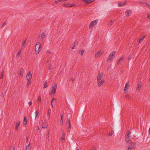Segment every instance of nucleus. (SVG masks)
<instances>
[{"label": "nucleus", "mask_w": 150, "mask_h": 150, "mask_svg": "<svg viewBox=\"0 0 150 150\" xmlns=\"http://www.w3.org/2000/svg\"><path fill=\"white\" fill-rule=\"evenodd\" d=\"M35 53L36 54H38L41 50V46L40 42H38L35 46Z\"/></svg>", "instance_id": "obj_1"}, {"label": "nucleus", "mask_w": 150, "mask_h": 150, "mask_svg": "<svg viewBox=\"0 0 150 150\" xmlns=\"http://www.w3.org/2000/svg\"><path fill=\"white\" fill-rule=\"evenodd\" d=\"M116 53L115 51H112L110 53L107 59L108 62L110 63L112 61L115 57Z\"/></svg>", "instance_id": "obj_2"}, {"label": "nucleus", "mask_w": 150, "mask_h": 150, "mask_svg": "<svg viewBox=\"0 0 150 150\" xmlns=\"http://www.w3.org/2000/svg\"><path fill=\"white\" fill-rule=\"evenodd\" d=\"M57 88V84H54L53 86L52 87V89L51 92L49 93V94L51 95L52 94H54L56 92Z\"/></svg>", "instance_id": "obj_3"}, {"label": "nucleus", "mask_w": 150, "mask_h": 150, "mask_svg": "<svg viewBox=\"0 0 150 150\" xmlns=\"http://www.w3.org/2000/svg\"><path fill=\"white\" fill-rule=\"evenodd\" d=\"M131 132H129L128 133H127V135H126L125 136V139L127 143H131Z\"/></svg>", "instance_id": "obj_4"}, {"label": "nucleus", "mask_w": 150, "mask_h": 150, "mask_svg": "<svg viewBox=\"0 0 150 150\" xmlns=\"http://www.w3.org/2000/svg\"><path fill=\"white\" fill-rule=\"evenodd\" d=\"M98 21V20L97 19L92 21L90 25V28L91 29H92L93 27L95 26L97 24Z\"/></svg>", "instance_id": "obj_5"}, {"label": "nucleus", "mask_w": 150, "mask_h": 150, "mask_svg": "<svg viewBox=\"0 0 150 150\" xmlns=\"http://www.w3.org/2000/svg\"><path fill=\"white\" fill-rule=\"evenodd\" d=\"M32 77V75L31 72L30 71H29L27 73L26 76V79L27 80H31Z\"/></svg>", "instance_id": "obj_6"}, {"label": "nucleus", "mask_w": 150, "mask_h": 150, "mask_svg": "<svg viewBox=\"0 0 150 150\" xmlns=\"http://www.w3.org/2000/svg\"><path fill=\"white\" fill-rule=\"evenodd\" d=\"M129 87V82H127L125 84V88H124V91L125 93H126L127 92V90L128 89Z\"/></svg>", "instance_id": "obj_7"}, {"label": "nucleus", "mask_w": 150, "mask_h": 150, "mask_svg": "<svg viewBox=\"0 0 150 150\" xmlns=\"http://www.w3.org/2000/svg\"><path fill=\"white\" fill-rule=\"evenodd\" d=\"M24 72V70L23 68H21L20 69V70L18 72V75L20 76H23Z\"/></svg>", "instance_id": "obj_8"}, {"label": "nucleus", "mask_w": 150, "mask_h": 150, "mask_svg": "<svg viewBox=\"0 0 150 150\" xmlns=\"http://www.w3.org/2000/svg\"><path fill=\"white\" fill-rule=\"evenodd\" d=\"M103 76V73H98L97 77V81L101 80V78Z\"/></svg>", "instance_id": "obj_9"}, {"label": "nucleus", "mask_w": 150, "mask_h": 150, "mask_svg": "<svg viewBox=\"0 0 150 150\" xmlns=\"http://www.w3.org/2000/svg\"><path fill=\"white\" fill-rule=\"evenodd\" d=\"M97 82L98 83V86L100 87L105 82V81L103 79H102L101 80L97 81Z\"/></svg>", "instance_id": "obj_10"}, {"label": "nucleus", "mask_w": 150, "mask_h": 150, "mask_svg": "<svg viewBox=\"0 0 150 150\" xmlns=\"http://www.w3.org/2000/svg\"><path fill=\"white\" fill-rule=\"evenodd\" d=\"M66 125L67 126L68 128L69 129H70L71 127L70 120L69 119H68L67 120Z\"/></svg>", "instance_id": "obj_11"}, {"label": "nucleus", "mask_w": 150, "mask_h": 150, "mask_svg": "<svg viewBox=\"0 0 150 150\" xmlns=\"http://www.w3.org/2000/svg\"><path fill=\"white\" fill-rule=\"evenodd\" d=\"M46 37V35L45 33H42L40 35L39 39L41 40L42 39H44Z\"/></svg>", "instance_id": "obj_12"}, {"label": "nucleus", "mask_w": 150, "mask_h": 150, "mask_svg": "<svg viewBox=\"0 0 150 150\" xmlns=\"http://www.w3.org/2000/svg\"><path fill=\"white\" fill-rule=\"evenodd\" d=\"M65 138V134L64 133H62V136L61 138V140L62 142L63 143Z\"/></svg>", "instance_id": "obj_13"}, {"label": "nucleus", "mask_w": 150, "mask_h": 150, "mask_svg": "<svg viewBox=\"0 0 150 150\" xmlns=\"http://www.w3.org/2000/svg\"><path fill=\"white\" fill-rule=\"evenodd\" d=\"M102 54V52H101L100 51H98L95 54V57H100V55H101Z\"/></svg>", "instance_id": "obj_14"}, {"label": "nucleus", "mask_w": 150, "mask_h": 150, "mask_svg": "<svg viewBox=\"0 0 150 150\" xmlns=\"http://www.w3.org/2000/svg\"><path fill=\"white\" fill-rule=\"evenodd\" d=\"M142 86V84H141L140 83H139L138 84V86L137 87V89H136V91L137 92H139V90L141 88Z\"/></svg>", "instance_id": "obj_15"}, {"label": "nucleus", "mask_w": 150, "mask_h": 150, "mask_svg": "<svg viewBox=\"0 0 150 150\" xmlns=\"http://www.w3.org/2000/svg\"><path fill=\"white\" fill-rule=\"evenodd\" d=\"M126 4V2H120L118 3V6L119 7H121L124 6Z\"/></svg>", "instance_id": "obj_16"}, {"label": "nucleus", "mask_w": 150, "mask_h": 150, "mask_svg": "<svg viewBox=\"0 0 150 150\" xmlns=\"http://www.w3.org/2000/svg\"><path fill=\"white\" fill-rule=\"evenodd\" d=\"M41 103V98L40 96H39L38 98L37 103L38 104H40Z\"/></svg>", "instance_id": "obj_17"}, {"label": "nucleus", "mask_w": 150, "mask_h": 150, "mask_svg": "<svg viewBox=\"0 0 150 150\" xmlns=\"http://www.w3.org/2000/svg\"><path fill=\"white\" fill-rule=\"evenodd\" d=\"M51 112V109H48V112H47V116H48V117L47 118V120H49L50 119Z\"/></svg>", "instance_id": "obj_18"}, {"label": "nucleus", "mask_w": 150, "mask_h": 150, "mask_svg": "<svg viewBox=\"0 0 150 150\" xmlns=\"http://www.w3.org/2000/svg\"><path fill=\"white\" fill-rule=\"evenodd\" d=\"M21 122L20 121H19L18 122L16 123V126L15 128V130H16L18 129V127L20 126V125L21 124Z\"/></svg>", "instance_id": "obj_19"}, {"label": "nucleus", "mask_w": 150, "mask_h": 150, "mask_svg": "<svg viewBox=\"0 0 150 150\" xmlns=\"http://www.w3.org/2000/svg\"><path fill=\"white\" fill-rule=\"evenodd\" d=\"M47 122H46L45 123L43 122L42 123V127L43 128L45 129V128H47Z\"/></svg>", "instance_id": "obj_20"}, {"label": "nucleus", "mask_w": 150, "mask_h": 150, "mask_svg": "<svg viewBox=\"0 0 150 150\" xmlns=\"http://www.w3.org/2000/svg\"><path fill=\"white\" fill-rule=\"evenodd\" d=\"M26 41L25 40L23 42L22 44L21 49H24L26 45Z\"/></svg>", "instance_id": "obj_21"}, {"label": "nucleus", "mask_w": 150, "mask_h": 150, "mask_svg": "<svg viewBox=\"0 0 150 150\" xmlns=\"http://www.w3.org/2000/svg\"><path fill=\"white\" fill-rule=\"evenodd\" d=\"M5 95V93H2V94L0 95V100H3L4 99V96Z\"/></svg>", "instance_id": "obj_22"}, {"label": "nucleus", "mask_w": 150, "mask_h": 150, "mask_svg": "<svg viewBox=\"0 0 150 150\" xmlns=\"http://www.w3.org/2000/svg\"><path fill=\"white\" fill-rule=\"evenodd\" d=\"M131 12L129 10H127L125 12L126 16H129L131 14Z\"/></svg>", "instance_id": "obj_23"}, {"label": "nucleus", "mask_w": 150, "mask_h": 150, "mask_svg": "<svg viewBox=\"0 0 150 150\" xmlns=\"http://www.w3.org/2000/svg\"><path fill=\"white\" fill-rule=\"evenodd\" d=\"M145 38V36H143L141 38L137 40V42H138L139 44L141 43L144 40V38Z\"/></svg>", "instance_id": "obj_24"}, {"label": "nucleus", "mask_w": 150, "mask_h": 150, "mask_svg": "<svg viewBox=\"0 0 150 150\" xmlns=\"http://www.w3.org/2000/svg\"><path fill=\"white\" fill-rule=\"evenodd\" d=\"M131 144V146L132 148H134L136 147V144L134 142H132L129 143Z\"/></svg>", "instance_id": "obj_25"}, {"label": "nucleus", "mask_w": 150, "mask_h": 150, "mask_svg": "<svg viewBox=\"0 0 150 150\" xmlns=\"http://www.w3.org/2000/svg\"><path fill=\"white\" fill-rule=\"evenodd\" d=\"M124 59H125V57H124L123 58L122 57L121 58H120L119 59V60L117 62V64H119L120 63H121V61H122L124 60Z\"/></svg>", "instance_id": "obj_26"}, {"label": "nucleus", "mask_w": 150, "mask_h": 150, "mask_svg": "<svg viewBox=\"0 0 150 150\" xmlns=\"http://www.w3.org/2000/svg\"><path fill=\"white\" fill-rule=\"evenodd\" d=\"M63 115H61V118L60 121V124L61 125L63 124Z\"/></svg>", "instance_id": "obj_27"}, {"label": "nucleus", "mask_w": 150, "mask_h": 150, "mask_svg": "<svg viewBox=\"0 0 150 150\" xmlns=\"http://www.w3.org/2000/svg\"><path fill=\"white\" fill-rule=\"evenodd\" d=\"M27 124V120L26 119V117L25 116L24 117V119L23 121V124L26 125Z\"/></svg>", "instance_id": "obj_28"}, {"label": "nucleus", "mask_w": 150, "mask_h": 150, "mask_svg": "<svg viewBox=\"0 0 150 150\" xmlns=\"http://www.w3.org/2000/svg\"><path fill=\"white\" fill-rule=\"evenodd\" d=\"M82 1V2H83L84 3H85V4H88L91 3L90 2V1H89V0H83Z\"/></svg>", "instance_id": "obj_29"}, {"label": "nucleus", "mask_w": 150, "mask_h": 150, "mask_svg": "<svg viewBox=\"0 0 150 150\" xmlns=\"http://www.w3.org/2000/svg\"><path fill=\"white\" fill-rule=\"evenodd\" d=\"M47 87V81H45L44 82V87H43V88L44 89L46 87Z\"/></svg>", "instance_id": "obj_30"}, {"label": "nucleus", "mask_w": 150, "mask_h": 150, "mask_svg": "<svg viewBox=\"0 0 150 150\" xmlns=\"http://www.w3.org/2000/svg\"><path fill=\"white\" fill-rule=\"evenodd\" d=\"M39 112L38 110H36L35 112V119H36V118L37 117Z\"/></svg>", "instance_id": "obj_31"}, {"label": "nucleus", "mask_w": 150, "mask_h": 150, "mask_svg": "<svg viewBox=\"0 0 150 150\" xmlns=\"http://www.w3.org/2000/svg\"><path fill=\"white\" fill-rule=\"evenodd\" d=\"M64 6L66 7H70V4H63Z\"/></svg>", "instance_id": "obj_32"}, {"label": "nucleus", "mask_w": 150, "mask_h": 150, "mask_svg": "<svg viewBox=\"0 0 150 150\" xmlns=\"http://www.w3.org/2000/svg\"><path fill=\"white\" fill-rule=\"evenodd\" d=\"M31 84V80H28L27 83V86L28 87H29V86Z\"/></svg>", "instance_id": "obj_33"}, {"label": "nucleus", "mask_w": 150, "mask_h": 150, "mask_svg": "<svg viewBox=\"0 0 150 150\" xmlns=\"http://www.w3.org/2000/svg\"><path fill=\"white\" fill-rule=\"evenodd\" d=\"M4 71H2L1 73V77L0 78L2 79L3 78L4 76Z\"/></svg>", "instance_id": "obj_34"}, {"label": "nucleus", "mask_w": 150, "mask_h": 150, "mask_svg": "<svg viewBox=\"0 0 150 150\" xmlns=\"http://www.w3.org/2000/svg\"><path fill=\"white\" fill-rule=\"evenodd\" d=\"M84 52V50H82L80 52L79 51V53L81 55H82Z\"/></svg>", "instance_id": "obj_35"}, {"label": "nucleus", "mask_w": 150, "mask_h": 150, "mask_svg": "<svg viewBox=\"0 0 150 150\" xmlns=\"http://www.w3.org/2000/svg\"><path fill=\"white\" fill-rule=\"evenodd\" d=\"M30 143H29L26 146V150H29L30 148L29 147L30 146Z\"/></svg>", "instance_id": "obj_36"}, {"label": "nucleus", "mask_w": 150, "mask_h": 150, "mask_svg": "<svg viewBox=\"0 0 150 150\" xmlns=\"http://www.w3.org/2000/svg\"><path fill=\"white\" fill-rule=\"evenodd\" d=\"M77 45V42H75L74 45L72 47V49H74L75 48V46L76 45Z\"/></svg>", "instance_id": "obj_37"}, {"label": "nucleus", "mask_w": 150, "mask_h": 150, "mask_svg": "<svg viewBox=\"0 0 150 150\" xmlns=\"http://www.w3.org/2000/svg\"><path fill=\"white\" fill-rule=\"evenodd\" d=\"M113 23V21H111L109 22V23H108V25L109 26H110L111 25H112V24Z\"/></svg>", "instance_id": "obj_38"}, {"label": "nucleus", "mask_w": 150, "mask_h": 150, "mask_svg": "<svg viewBox=\"0 0 150 150\" xmlns=\"http://www.w3.org/2000/svg\"><path fill=\"white\" fill-rule=\"evenodd\" d=\"M6 22H4L3 23V24L1 25V27H4L5 25H6Z\"/></svg>", "instance_id": "obj_39"}, {"label": "nucleus", "mask_w": 150, "mask_h": 150, "mask_svg": "<svg viewBox=\"0 0 150 150\" xmlns=\"http://www.w3.org/2000/svg\"><path fill=\"white\" fill-rule=\"evenodd\" d=\"M54 100V98H53L52 99V100L51 101V105L52 107H53V100Z\"/></svg>", "instance_id": "obj_40"}, {"label": "nucleus", "mask_w": 150, "mask_h": 150, "mask_svg": "<svg viewBox=\"0 0 150 150\" xmlns=\"http://www.w3.org/2000/svg\"><path fill=\"white\" fill-rule=\"evenodd\" d=\"M114 133V132L112 131L111 132L109 133L108 134V135L110 136H111Z\"/></svg>", "instance_id": "obj_41"}, {"label": "nucleus", "mask_w": 150, "mask_h": 150, "mask_svg": "<svg viewBox=\"0 0 150 150\" xmlns=\"http://www.w3.org/2000/svg\"><path fill=\"white\" fill-rule=\"evenodd\" d=\"M21 50H19L17 54V55H20L21 53Z\"/></svg>", "instance_id": "obj_42"}, {"label": "nucleus", "mask_w": 150, "mask_h": 150, "mask_svg": "<svg viewBox=\"0 0 150 150\" xmlns=\"http://www.w3.org/2000/svg\"><path fill=\"white\" fill-rule=\"evenodd\" d=\"M70 7H72L73 6H75V4H74V3H70Z\"/></svg>", "instance_id": "obj_43"}, {"label": "nucleus", "mask_w": 150, "mask_h": 150, "mask_svg": "<svg viewBox=\"0 0 150 150\" xmlns=\"http://www.w3.org/2000/svg\"><path fill=\"white\" fill-rule=\"evenodd\" d=\"M32 104V102L31 101H30L28 102V105L29 106L31 105Z\"/></svg>", "instance_id": "obj_44"}, {"label": "nucleus", "mask_w": 150, "mask_h": 150, "mask_svg": "<svg viewBox=\"0 0 150 150\" xmlns=\"http://www.w3.org/2000/svg\"><path fill=\"white\" fill-rule=\"evenodd\" d=\"M132 58V56L131 55H129L128 57V59H130Z\"/></svg>", "instance_id": "obj_45"}, {"label": "nucleus", "mask_w": 150, "mask_h": 150, "mask_svg": "<svg viewBox=\"0 0 150 150\" xmlns=\"http://www.w3.org/2000/svg\"><path fill=\"white\" fill-rule=\"evenodd\" d=\"M9 150H14V149L13 147H10Z\"/></svg>", "instance_id": "obj_46"}, {"label": "nucleus", "mask_w": 150, "mask_h": 150, "mask_svg": "<svg viewBox=\"0 0 150 150\" xmlns=\"http://www.w3.org/2000/svg\"><path fill=\"white\" fill-rule=\"evenodd\" d=\"M95 0H89V1H90V3H91L92 2H94Z\"/></svg>", "instance_id": "obj_47"}, {"label": "nucleus", "mask_w": 150, "mask_h": 150, "mask_svg": "<svg viewBox=\"0 0 150 150\" xmlns=\"http://www.w3.org/2000/svg\"><path fill=\"white\" fill-rule=\"evenodd\" d=\"M68 0H59V2L62 1H67Z\"/></svg>", "instance_id": "obj_48"}, {"label": "nucleus", "mask_w": 150, "mask_h": 150, "mask_svg": "<svg viewBox=\"0 0 150 150\" xmlns=\"http://www.w3.org/2000/svg\"><path fill=\"white\" fill-rule=\"evenodd\" d=\"M49 68L50 70H51L52 69V67L51 66H49Z\"/></svg>", "instance_id": "obj_49"}, {"label": "nucleus", "mask_w": 150, "mask_h": 150, "mask_svg": "<svg viewBox=\"0 0 150 150\" xmlns=\"http://www.w3.org/2000/svg\"><path fill=\"white\" fill-rule=\"evenodd\" d=\"M148 18H150V13L148 14Z\"/></svg>", "instance_id": "obj_50"}, {"label": "nucleus", "mask_w": 150, "mask_h": 150, "mask_svg": "<svg viewBox=\"0 0 150 150\" xmlns=\"http://www.w3.org/2000/svg\"><path fill=\"white\" fill-rule=\"evenodd\" d=\"M59 1H56L55 2V3L56 4H58L59 2Z\"/></svg>", "instance_id": "obj_51"}, {"label": "nucleus", "mask_w": 150, "mask_h": 150, "mask_svg": "<svg viewBox=\"0 0 150 150\" xmlns=\"http://www.w3.org/2000/svg\"><path fill=\"white\" fill-rule=\"evenodd\" d=\"M52 17H53V16H52V15L51 14L50 17V18L52 19Z\"/></svg>", "instance_id": "obj_52"}, {"label": "nucleus", "mask_w": 150, "mask_h": 150, "mask_svg": "<svg viewBox=\"0 0 150 150\" xmlns=\"http://www.w3.org/2000/svg\"><path fill=\"white\" fill-rule=\"evenodd\" d=\"M127 150H131V148L130 147H129L128 148Z\"/></svg>", "instance_id": "obj_53"}, {"label": "nucleus", "mask_w": 150, "mask_h": 150, "mask_svg": "<svg viewBox=\"0 0 150 150\" xmlns=\"http://www.w3.org/2000/svg\"><path fill=\"white\" fill-rule=\"evenodd\" d=\"M26 143H27L28 140V137H27L26 138Z\"/></svg>", "instance_id": "obj_54"}, {"label": "nucleus", "mask_w": 150, "mask_h": 150, "mask_svg": "<svg viewBox=\"0 0 150 150\" xmlns=\"http://www.w3.org/2000/svg\"><path fill=\"white\" fill-rule=\"evenodd\" d=\"M71 80L72 81H73L74 80V79L71 78Z\"/></svg>", "instance_id": "obj_55"}, {"label": "nucleus", "mask_w": 150, "mask_h": 150, "mask_svg": "<svg viewBox=\"0 0 150 150\" xmlns=\"http://www.w3.org/2000/svg\"><path fill=\"white\" fill-rule=\"evenodd\" d=\"M76 150H79V149L78 148L76 147Z\"/></svg>", "instance_id": "obj_56"}, {"label": "nucleus", "mask_w": 150, "mask_h": 150, "mask_svg": "<svg viewBox=\"0 0 150 150\" xmlns=\"http://www.w3.org/2000/svg\"><path fill=\"white\" fill-rule=\"evenodd\" d=\"M47 137H49V133H48V134L47 135Z\"/></svg>", "instance_id": "obj_57"}, {"label": "nucleus", "mask_w": 150, "mask_h": 150, "mask_svg": "<svg viewBox=\"0 0 150 150\" xmlns=\"http://www.w3.org/2000/svg\"><path fill=\"white\" fill-rule=\"evenodd\" d=\"M149 132H150V127L149 128Z\"/></svg>", "instance_id": "obj_58"}, {"label": "nucleus", "mask_w": 150, "mask_h": 150, "mask_svg": "<svg viewBox=\"0 0 150 150\" xmlns=\"http://www.w3.org/2000/svg\"><path fill=\"white\" fill-rule=\"evenodd\" d=\"M149 81L150 82V78L149 79Z\"/></svg>", "instance_id": "obj_59"}, {"label": "nucleus", "mask_w": 150, "mask_h": 150, "mask_svg": "<svg viewBox=\"0 0 150 150\" xmlns=\"http://www.w3.org/2000/svg\"><path fill=\"white\" fill-rule=\"evenodd\" d=\"M92 150H95V149H92Z\"/></svg>", "instance_id": "obj_60"}]
</instances>
